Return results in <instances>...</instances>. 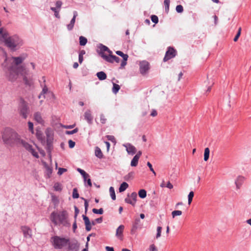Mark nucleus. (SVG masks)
Masks as SVG:
<instances>
[{"label":"nucleus","instance_id":"f257e3e1","mask_svg":"<svg viewBox=\"0 0 251 251\" xmlns=\"http://www.w3.org/2000/svg\"><path fill=\"white\" fill-rule=\"evenodd\" d=\"M50 220L55 226H62L65 227L71 226V223L69 220V214L65 210L58 212H52L50 215Z\"/></svg>","mask_w":251,"mask_h":251},{"label":"nucleus","instance_id":"f03ea898","mask_svg":"<svg viewBox=\"0 0 251 251\" xmlns=\"http://www.w3.org/2000/svg\"><path fill=\"white\" fill-rule=\"evenodd\" d=\"M2 139L4 144L12 147L18 146L20 136L14 129L6 127L2 132Z\"/></svg>","mask_w":251,"mask_h":251},{"label":"nucleus","instance_id":"7ed1b4c3","mask_svg":"<svg viewBox=\"0 0 251 251\" xmlns=\"http://www.w3.org/2000/svg\"><path fill=\"white\" fill-rule=\"evenodd\" d=\"M4 45L10 50L14 51L19 49L23 45V41L18 35H13L10 36L8 39L6 40V43Z\"/></svg>","mask_w":251,"mask_h":251},{"label":"nucleus","instance_id":"20e7f679","mask_svg":"<svg viewBox=\"0 0 251 251\" xmlns=\"http://www.w3.org/2000/svg\"><path fill=\"white\" fill-rule=\"evenodd\" d=\"M51 241L54 249L61 250L67 246L69 238L54 236L51 238Z\"/></svg>","mask_w":251,"mask_h":251},{"label":"nucleus","instance_id":"39448f33","mask_svg":"<svg viewBox=\"0 0 251 251\" xmlns=\"http://www.w3.org/2000/svg\"><path fill=\"white\" fill-rule=\"evenodd\" d=\"M18 110L20 116H21L24 119H26L28 114L29 113L30 110L27 102H26L23 98H21L20 99Z\"/></svg>","mask_w":251,"mask_h":251},{"label":"nucleus","instance_id":"423d86ee","mask_svg":"<svg viewBox=\"0 0 251 251\" xmlns=\"http://www.w3.org/2000/svg\"><path fill=\"white\" fill-rule=\"evenodd\" d=\"M177 54L176 50L173 47H169L165 53V56L163 58V61L166 62L169 60L175 57Z\"/></svg>","mask_w":251,"mask_h":251},{"label":"nucleus","instance_id":"0eeeda50","mask_svg":"<svg viewBox=\"0 0 251 251\" xmlns=\"http://www.w3.org/2000/svg\"><path fill=\"white\" fill-rule=\"evenodd\" d=\"M140 220L139 218H136L132 222L131 228L130 229V234L134 235L136 234L137 230L141 227Z\"/></svg>","mask_w":251,"mask_h":251},{"label":"nucleus","instance_id":"6e6552de","mask_svg":"<svg viewBox=\"0 0 251 251\" xmlns=\"http://www.w3.org/2000/svg\"><path fill=\"white\" fill-rule=\"evenodd\" d=\"M7 30L3 27L0 28V43H6V40L8 39L10 37Z\"/></svg>","mask_w":251,"mask_h":251},{"label":"nucleus","instance_id":"1a4fd4ad","mask_svg":"<svg viewBox=\"0 0 251 251\" xmlns=\"http://www.w3.org/2000/svg\"><path fill=\"white\" fill-rule=\"evenodd\" d=\"M137 196L136 192H132L130 195H128L127 197L125 199V201L126 203H129L134 206L136 202Z\"/></svg>","mask_w":251,"mask_h":251},{"label":"nucleus","instance_id":"9d476101","mask_svg":"<svg viewBox=\"0 0 251 251\" xmlns=\"http://www.w3.org/2000/svg\"><path fill=\"white\" fill-rule=\"evenodd\" d=\"M102 58L105 60L107 62L113 63L114 62L116 63H119L120 58L115 55H112V54L107 55H102Z\"/></svg>","mask_w":251,"mask_h":251},{"label":"nucleus","instance_id":"9b49d317","mask_svg":"<svg viewBox=\"0 0 251 251\" xmlns=\"http://www.w3.org/2000/svg\"><path fill=\"white\" fill-rule=\"evenodd\" d=\"M140 72L142 75H145L150 69V64L146 61H143L140 63Z\"/></svg>","mask_w":251,"mask_h":251},{"label":"nucleus","instance_id":"f8f14e48","mask_svg":"<svg viewBox=\"0 0 251 251\" xmlns=\"http://www.w3.org/2000/svg\"><path fill=\"white\" fill-rule=\"evenodd\" d=\"M68 250L71 251H78L79 248V244L77 240H75L72 242L69 240V243L67 245Z\"/></svg>","mask_w":251,"mask_h":251},{"label":"nucleus","instance_id":"ddd939ff","mask_svg":"<svg viewBox=\"0 0 251 251\" xmlns=\"http://www.w3.org/2000/svg\"><path fill=\"white\" fill-rule=\"evenodd\" d=\"M8 74L7 75L8 80L10 81H14L17 78L18 75L14 69H12V66H10L8 69Z\"/></svg>","mask_w":251,"mask_h":251},{"label":"nucleus","instance_id":"4468645a","mask_svg":"<svg viewBox=\"0 0 251 251\" xmlns=\"http://www.w3.org/2000/svg\"><path fill=\"white\" fill-rule=\"evenodd\" d=\"M45 134L47 138L46 143H48L49 145L50 144V143H52L53 140V133L51 128H47L45 130Z\"/></svg>","mask_w":251,"mask_h":251},{"label":"nucleus","instance_id":"2eb2a0df","mask_svg":"<svg viewBox=\"0 0 251 251\" xmlns=\"http://www.w3.org/2000/svg\"><path fill=\"white\" fill-rule=\"evenodd\" d=\"M21 229L23 233L24 237L27 238H31L32 237V230L31 229L27 226H22Z\"/></svg>","mask_w":251,"mask_h":251},{"label":"nucleus","instance_id":"dca6fc26","mask_svg":"<svg viewBox=\"0 0 251 251\" xmlns=\"http://www.w3.org/2000/svg\"><path fill=\"white\" fill-rule=\"evenodd\" d=\"M36 136L37 139L43 145L46 144L45 137L43 135L42 131L39 128L36 129Z\"/></svg>","mask_w":251,"mask_h":251},{"label":"nucleus","instance_id":"f3484780","mask_svg":"<svg viewBox=\"0 0 251 251\" xmlns=\"http://www.w3.org/2000/svg\"><path fill=\"white\" fill-rule=\"evenodd\" d=\"M126 148V151L129 154L134 155L136 152V148L130 143H126L124 145Z\"/></svg>","mask_w":251,"mask_h":251},{"label":"nucleus","instance_id":"a211bd4d","mask_svg":"<svg viewBox=\"0 0 251 251\" xmlns=\"http://www.w3.org/2000/svg\"><path fill=\"white\" fill-rule=\"evenodd\" d=\"M77 16V12L76 11H74L73 12V18L71 20L70 24L67 25V29H68V30L71 31L73 29L75 22V19Z\"/></svg>","mask_w":251,"mask_h":251},{"label":"nucleus","instance_id":"6ab92c4d","mask_svg":"<svg viewBox=\"0 0 251 251\" xmlns=\"http://www.w3.org/2000/svg\"><path fill=\"white\" fill-rule=\"evenodd\" d=\"M84 119L87 121L89 125L93 123V117L92 115V112L90 110H87L84 114Z\"/></svg>","mask_w":251,"mask_h":251},{"label":"nucleus","instance_id":"aec40b11","mask_svg":"<svg viewBox=\"0 0 251 251\" xmlns=\"http://www.w3.org/2000/svg\"><path fill=\"white\" fill-rule=\"evenodd\" d=\"M12 69H14L18 75L20 74L23 75V76H24V75H26V73L25 72V67L23 66H12Z\"/></svg>","mask_w":251,"mask_h":251},{"label":"nucleus","instance_id":"412c9836","mask_svg":"<svg viewBox=\"0 0 251 251\" xmlns=\"http://www.w3.org/2000/svg\"><path fill=\"white\" fill-rule=\"evenodd\" d=\"M100 49L99 54L100 55L101 57L102 58V55H105L104 54V52H107L109 54H112V51H111L107 47L100 44L99 47Z\"/></svg>","mask_w":251,"mask_h":251},{"label":"nucleus","instance_id":"4be33fe9","mask_svg":"<svg viewBox=\"0 0 251 251\" xmlns=\"http://www.w3.org/2000/svg\"><path fill=\"white\" fill-rule=\"evenodd\" d=\"M34 119L38 123L43 125L44 120L43 119L41 113L39 112H36L34 114Z\"/></svg>","mask_w":251,"mask_h":251},{"label":"nucleus","instance_id":"5701e85b","mask_svg":"<svg viewBox=\"0 0 251 251\" xmlns=\"http://www.w3.org/2000/svg\"><path fill=\"white\" fill-rule=\"evenodd\" d=\"M125 228L124 225H120L116 229V236L120 239H122L123 236V231Z\"/></svg>","mask_w":251,"mask_h":251},{"label":"nucleus","instance_id":"b1692460","mask_svg":"<svg viewBox=\"0 0 251 251\" xmlns=\"http://www.w3.org/2000/svg\"><path fill=\"white\" fill-rule=\"evenodd\" d=\"M245 179V177L243 176H239L237 177L235 182L237 189L240 188L242 185L244 183Z\"/></svg>","mask_w":251,"mask_h":251},{"label":"nucleus","instance_id":"393cba45","mask_svg":"<svg viewBox=\"0 0 251 251\" xmlns=\"http://www.w3.org/2000/svg\"><path fill=\"white\" fill-rule=\"evenodd\" d=\"M22 145L28 151H29L32 148V146L31 145L21 138L19 139V142L18 143V145Z\"/></svg>","mask_w":251,"mask_h":251},{"label":"nucleus","instance_id":"a878e982","mask_svg":"<svg viewBox=\"0 0 251 251\" xmlns=\"http://www.w3.org/2000/svg\"><path fill=\"white\" fill-rule=\"evenodd\" d=\"M95 155L100 159H101L103 157V153L100 149L98 147L95 148Z\"/></svg>","mask_w":251,"mask_h":251},{"label":"nucleus","instance_id":"bb28decb","mask_svg":"<svg viewBox=\"0 0 251 251\" xmlns=\"http://www.w3.org/2000/svg\"><path fill=\"white\" fill-rule=\"evenodd\" d=\"M12 59L14 60V63L16 65L18 66L21 64L23 61L25 60L24 57L21 56L19 57H12Z\"/></svg>","mask_w":251,"mask_h":251},{"label":"nucleus","instance_id":"cd10ccee","mask_svg":"<svg viewBox=\"0 0 251 251\" xmlns=\"http://www.w3.org/2000/svg\"><path fill=\"white\" fill-rule=\"evenodd\" d=\"M77 171L82 175L83 176L84 181L86 182V179L90 177V176L88 174L86 173L83 170L81 169L78 168Z\"/></svg>","mask_w":251,"mask_h":251},{"label":"nucleus","instance_id":"c85d7f7f","mask_svg":"<svg viewBox=\"0 0 251 251\" xmlns=\"http://www.w3.org/2000/svg\"><path fill=\"white\" fill-rule=\"evenodd\" d=\"M96 75L100 80H105L107 77L106 74L103 71L98 72Z\"/></svg>","mask_w":251,"mask_h":251},{"label":"nucleus","instance_id":"c756f323","mask_svg":"<svg viewBox=\"0 0 251 251\" xmlns=\"http://www.w3.org/2000/svg\"><path fill=\"white\" fill-rule=\"evenodd\" d=\"M128 187V184L126 182H123L120 187H119V192H123L124 191H125Z\"/></svg>","mask_w":251,"mask_h":251},{"label":"nucleus","instance_id":"7c9ffc66","mask_svg":"<svg viewBox=\"0 0 251 251\" xmlns=\"http://www.w3.org/2000/svg\"><path fill=\"white\" fill-rule=\"evenodd\" d=\"M23 80L26 85L31 86L33 84L32 80L28 79L26 75H24L23 76Z\"/></svg>","mask_w":251,"mask_h":251},{"label":"nucleus","instance_id":"2f4dec72","mask_svg":"<svg viewBox=\"0 0 251 251\" xmlns=\"http://www.w3.org/2000/svg\"><path fill=\"white\" fill-rule=\"evenodd\" d=\"M79 45L80 46H85L87 42V38L82 36H81L79 37Z\"/></svg>","mask_w":251,"mask_h":251},{"label":"nucleus","instance_id":"473e14b6","mask_svg":"<svg viewBox=\"0 0 251 251\" xmlns=\"http://www.w3.org/2000/svg\"><path fill=\"white\" fill-rule=\"evenodd\" d=\"M120 89V86L118 84L113 83L112 92L114 94H117Z\"/></svg>","mask_w":251,"mask_h":251},{"label":"nucleus","instance_id":"72a5a7b5","mask_svg":"<svg viewBox=\"0 0 251 251\" xmlns=\"http://www.w3.org/2000/svg\"><path fill=\"white\" fill-rule=\"evenodd\" d=\"M210 153V150L208 148H206L204 149V160L206 161L209 158Z\"/></svg>","mask_w":251,"mask_h":251},{"label":"nucleus","instance_id":"f704fd0d","mask_svg":"<svg viewBox=\"0 0 251 251\" xmlns=\"http://www.w3.org/2000/svg\"><path fill=\"white\" fill-rule=\"evenodd\" d=\"M138 195L140 198L144 199L147 196V192L145 189H141L138 192Z\"/></svg>","mask_w":251,"mask_h":251},{"label":"nucleus","instance_id":"c9c22d12","mask_svg":"<svg viewBox=\"0 0 251 251\" xmlns=\"http://www.w3.org/2000/svg\"><path fill=\"white\" fill-rule=\"evenodd\" d=\"M53 188L55 191L60 192L62 190V185L58 182H56L54 184Z\"/></svg>","mask_w":251,"mask_h":251},{"label":"nucleus","instance_id":"e433bc0d","mask_svg":"<svg viewBox=\"0 0 251 251\" xmlns=\"http://www.w3.org/2000/svg\"><path fill=\"white\" fill-rule=\"evenodd\" d=\"M139 159L137 158V157L134 156L131 161V163H130L131 166H132V167L137 166L138 165Z\"/></svg>","mask_w":251,"mask_h":251},{"label":"nucleus","instance_id":"4c0bfd02","mask_svg":"<svg viewBox=\"0 0 251 251\" xmlns=\"http://www.w3.org/2000/svg\"><path fill=\"white\" fill-rule=\"evenodd\" d=\"M109 193L111 197V199L113 200H115L116 199V194L114 190V188L113 187H110L109 188Z\"/></svg>","mask_w":251,"mask_h":251},{"label":"nucleus","instance_id":"58836bf2","mask_svg":"<svg viewBox=\"0 0 251 251\" xmlns=\"http://www.w3.org/2000/svg\"><path fill=\"white\" fill-rule=\"evenodd\" d=\"M194 193L193 191L190 192V193L188 194V204L189 205L192 202V201L193 200V198L194 197Z\"/></svg>","mask_w":251,"mask_h":251},{"label":"nucleus","instance_id":"ea45409f","mask_svg":"<svg viewBox=\"0 0 251 251\" xmlns=\"http://www.w3.org/2000/svg\"><path fill=\"white\" fill-rule=\"evenodd\" d=\"M116 53L117 55L121 56L123 58V59L128 57V56L127 54H125L122 51L120 50L116 51Z\"/></svg>","mask_w":251,"mask_h":251},{"label":"nucleus","instance_id":"a19ab883","mask_svg":"<svg viewBox=\"0 0 251 251\" xmlns=\"http://www.w3.org/2000/svg\"><path fill=\"white\" fill-rule=\"evenodd\" d=\"M79 194L77 192V190L76 188H74L73 190L72 197L74 199H77L79 198Z\"/></svg>","mask_w":251,"mask_h":251},{"label":"nucleus","instance_id":"79ce46f5","mask_svg":"<svg viewBox=\"0 0 251 251\" xmlns=\"http://www.w3.org/2000/svg\"><path fill=\"white\" fill-rule=\"evenodd\" d=\"M241 30H242V28H241V27H240L238 28V31H237V33L236 36H235V37L233 39V41L234 42H237L238 41V38H239V37H240V36L241 35Z\"/></svg>","mask_w":251,"mask_h":251},{"label":"nucleus","instance_id":"37998d69","mask_svg":"<svg viewBox=\"0 0 251 251\" xmlns=\"http://www.w3.org/2000/svg\"><path fill=\"white\" fill-rule=\"evenodd\" d=\"M92 211L95 214H100V215L102 214L103 213V209L102 208H100L99 209H96V208H93L92 209Z\"/></svg>","mask_w":251,"mask_h":251},{"label":"nucleus","instance_id":"c03bdc74","mask_svg":"<svg viewBox=\"0 0 251 251\" xmlns=\"http://www.w3.org/2000/svg\"><path fill=\"white\" fill-rule=\"evenodd\" d=\"M134 177V172H131L129 173L127 175H126L124 178L126 180H128L130 178H133Z\"/></svg>","mask_w":251,"mask_h":251},{"label":"nucleus","instance_id":"a18cd8bd","mask_svg":"<svg viewBox=\"0 0 251 251\" xmlns=\"http://www.w3.org/2000/svg\"><path fill=\"white\" fill-rule=\"evenodd\" d=\"M170 0H165L164 1V3L165 7V11L167 12H168L169 10V6H170Z\"/></svg>","mask_w":251,"mask_h":251},{"label":"nucleus","instance_id":"49530a36","mask_svg":"<svg viewBox=\"0 0 251 251\" xmlns=\"http://www.w3.org/2000/svg\"><path fill=\"white\" fill-rule=\"evenodd\" d=\"M182 214V211L180 210H175L172 212V215L173 218L176 216H180Z\"/></svg>","mask_w":251,"mask_h":251},{"label":"nucleus","instance_id":"de8ad7c7","mask_svg":"<svg viewBox=\"0 0 251 251\" xmlns=\"http://www.w3.org/2000/svg\"><path fill=\"white\" fill-rule=\"evenodd\" d=\"M161 231H162V227L160 226H158L157 227V233L156 235V238H158L161 236Z\"/></svg>","mask_w":251,"mask_h":251},{"label":"nucleus","instance_id":"09e8293b","mask_svg":"<svg viewBox=\"0 0 251 251\" xmlns=\"http://www.w3.org/2000/svg\"><path fill=\"white\" fill-rule=\"evenodd\" d=\"M151 21L154 24H157L158 22V17L156 15H153L151 17Z\"/></svg>","mask_w":251,"mask_h":251},{"label":"nucleus","instance_id":"8fccbe9b","mask_svg":"<svg viewBox=\"0 0 251 251\" xmlns=\"http://www.w3.org/2000/svg\"><path fill=\"white\" fill-rule=\"evenodd\" d=\"M127 59L128 58H124L123 59V60H122V61L121 62V65H120V69H123L125 67V66L127 64Z\"/></svg>","mask_w":251,"mask_h":251},{"label":"nucleus","instance_id":"3c124183","mask_svg":"<svg viewBox=\"0 0 251 251\" xmlns=\"http://www.w3.org/2000/svg\"><path fill=\"white\" fill-rule=\"evenodd\" d=\"M28 125L29 131L32 134L34 133L33 124L31 122H28Z\"/></svg>","mask_w":251,"mask_h":251},{"label":"nucleus","instance_id":"603ef678","mask_svg":"<svg viewBox=\"0 0 251 251\" xmlns=\"http://www.w3.org/2000/svg\"><path fill=\"white\" fill-rule=\"evenodd\" d=\"M41 86L42 87H43V89L41 92V94L45 95V94L47 93V92L48 91V88L47 86L45 84L44 86H43L42 84H41Z\"/></svg>","mask_w":251,"mask_h":251},{"label":"nucleus","instance_id":"864d4df0","mask_svg":"<svg viewBox=\"0 0 251 251\" xmlns=\"http://www.w3.org/2000/svg\"><path fill=\"white\" fill-rule=\"evenodd\" d=\"M78 131V129L77 128H75L72 130L66 131V133L68 135H71V134H75V133L77 132Z\"/></svg>","mask_w":251,"mask_h":251},{"label":"nucleus","instance_id":"5fc2aeb1","mask_svg":"<svg viewBox=\"0 0 251 251\" xmlns=\"http://www.w3.org/2000/svg\"><path fill=\"white\" fill-rule=\"evenodd\" d=\"M45 144H46V150L47 152L50 153L52 148V143H50V144L49 145L48 143H46Z\"/></svg>","mask_w":251,"mask_h":251},{"label":"nucleus","instance_id":"6e6d98bb","mask_svg":"<svg viewBox=\"0 0 251 251\" xmlns=\"http://www.w3.org/2000/svg\"><path fill=\"white\" fill-rule=\"evenodd\" d=\"M176 9L178 13H182L183 11V7L181 5H177Z\"/></svg>","mask_w":251,"mask_h":251},{"label":"nucleus","instance_id":"4d7b16f0","mask_svg":"<svg viewBox=\"0 0 251 251\" xmlns=\"http://www.w3.org/2000/svg\"><path fill=\"white\" fill-rule=\"evenodd\" d=\"M85 225V229L87 231H90L92 228L91 224L90 222L86 223Z\"/></svg>","mask_w":251,"mask_h":251},{"label":"nucleus","instance_id":"13d9d810","mask_svg":"<svg viewBox=\"0 0 251 251\" xmlns=\"http://www.w3.org/2000/svg\"><path fill=\"white\" fill-rule=\"evenodd\" d=\"M29 152H31L32 155L34 156V157L36 158L39 157L38 153L34 150V149L33 148H32V149L29 151Z\"/></svg>","mask_w":251,"mask_h":251},{"label":"nucleus","instance_id":"bf43d9fd","mask_svg":"<svg viewBox=\"0 0 251 251\" xmlns=\"http://www.w3.org/2000/svg\"><path fill=\"white\" fill-rule=\"evenodd\" d=\"M100 122L103 124L106 123V119L105 118V116L102 114H100Z\"/></svg>","mask_w":251,"mask_h":251},{"label":"nucleus","instance_id":"052dcab7","mask_svg":"<svg viewBox=\"0 0 251 251\" xmlns=\"http://www.w3.org/2000/svg\"><path fill=\"white\" fill-rule=\"evenodd\" d=\"M67 170L65 168H59L57 174L59 175H61L64 172H66Z\"/></svg>","mask_w":251,"mask_h":251},{"label":"nucleus","instance_id":"680f3d73","mask_svg":"<svg viewBox=\"0 0 251 251\" xmlns=\"http://www.w3.org/2000/svg\"><path fill=\"white\" fill-rule=\"evenodd\" d=\"M84 183H85V186H86V183H87L88 186H89L90 187L92 186V181H91V179L90 178V177L86 179V182L84 181Z\"/></svg>","mask_w":251,"mask_h":251},{"label":"nucleus","instance_id":"e2e57ef3","mask_svg":"<svg viewBox=\"0 0 251 251\" xmlns=\"http://www.w3.org/2000/svg\"><path fill=\"white\" fill-rule=\"evenodd\" d=\"M62 5V2L61 0H58L56 2V7L58 9L60 10Z\"/></svg>","mask_w":251,"mask_h":251},{"label":"nucleus","instance_id":"0e129e2a","mask_svg":"<svg viewBox=\"0 0 251 251\" xmlns=\"http://www.w3.org/2000/svg\"><path fill=\"white\" fill-rule=\"evenodd\" d=\"M106 138L108 140L111 141L112 142H116L115 138L113 135H107Z\"/></svg>","mask_w":251,"mask_h":251},{"label":"nucleus","instance_id":"69168bd1","mask_svg":"<svg viewBox=\"0 0 251 251\" xmlns=\"http://www.w3.org/2000/svg\"><path fill=\"white\" fill-rule=\"evenodd\" d=\"M150 251H158V249H157V248L154 244H151L150 246Z\"/></svg>","mask_w":251,"mask_h":251},{"label":"nucleus","instance_id":"338daca9","mask_svg":"<svg viewBox=\"0 0 251 251\" xmlns=\"http://www.w3.org/2000/svg\"><path fill=\"white\" fill-rule=\"evenodd\" d=\"M79 210L78 208L76 206H75V216H74L75 219H76L77 215L79 213Z\"/></svg>","mask_w":251,"mask_h":251},{"label":"nucleus","instance_id":"774afa93","mask_svg":"<svg viewBox=\"0 0 251 251\" xmlns=\"http://www.w3.org/2000/svg\"><path fill=\"white\" fill-rule=\"evenodd\" d=\"M68 143H69V146L70 148H73L75 147V142H74L73 141L71 140H70L68 142Z\"/></svg>","mask_w":251,"mask_h":251}]
</instances>
